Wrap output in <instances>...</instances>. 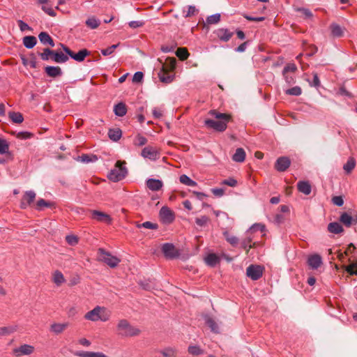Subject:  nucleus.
Returning <instances> with one entry per match:
<instances>
[{
  "label": "nucleus",
  "mask_w": 357,
  "mask_h": 357,
  "mask_svg": "<svg viewBox=\"0 0 357 357\" xmlns=\"http://www.w3.org/2000/svg\"><path fill=\"white\" fill-rule=\"evenodd\" d=\"M208 114L213 116L216 120L206 119L204 125L210 129L217 132H224L227 128V123L232 121V116L230 114L221 113L216 109H211Z\"/></svg>",
  "instance_id": "1"
},
{
  "label": "nucleus",
  "mask_w": 357,
  "mask_h": 357,
  "mask_svg": "<svg viewBox=\"0 0 357 357\" xmlns=\"http://www.w3.org/2000/svg\"><path fill=\"white\" fill-rule=\"evenodd\" d=\"M159 61L162 64L158 73L160 80L163 83H171L174 77L173 72L176 68L175 58H168L165 63H162L160 59Z\"/></svg>",
  "instance_id": "2"
},
{
  "label": "nucleus",
  "mask_w": 357,
  "mask_h": 357,
  "mask_svg": "<svg viewBox=\"0 0 357 357\" xmlns=\"http://www.w3.org/2000/svg\"><path fill=\"white\" fill-rule=\"evenodd\" d=\"M265 232V225L260 223L254 224L245 232V238L243 242V245H258L256 241L253 239L256 237H261Z\"/></svg>",
  "instance_id": "3"
},
{
  "label": "nucleus",
  "mask_w": 357,
  "mask_h": 357,
  "mask_svg": "<svg viewBox=\"0 0 357 357\" xmlns=\"http://www.w3.org/2000/svg\"><path fill=\"white\" fill-rule=\"evenodd\" d=\"M116 331L119 335L124 337L137 336L141 332L138 328L131 325L126 319L119 321Z\"/></svg>",
  "instance_id": "4"
},
{
  "label": "nucleus",
  "mask_w": 357,
  "mask_h": 357,
  "mask_svg": "<svg viewBox=\"0 0 357 357\" xmlns=\"http://www.w3.org/2000/svg\"><path fill=\"white\" fill-rule=\"evenodd\" d=\"M128 174L126 162L118 160L114 167L108 173L107 178L113 182H118L123 179Z\"/></svg>",
  "instance_id": "5"
},
{
  "label": "nucleus",
  "mask_w": 357,
  "mask_h": 357,
  "mask_svg": "<svg viewBox=\"0 0 357 357\" xmlns=\"http://www.w3.org/2000/svg\"><path fill=\"white\" fill-rule=\"evenodd\" d=\"M110 317V312L105 307L96 306L85 314L84 318L92 321H107Z\"/></svg>",
  "instance_id": "6"
},
{
  "label": "nucleus",
  "mask_w": 357,
  "mask_h": 357,
  "mask_svg": "<svg viewBox=\"0 0 357 357\" xmlns=\"http://www.w3.org/2000/svg\"><path fill=\"white\" fill-rule=\"evenodd\" d=\"M98 260L110 268H115L120 263L121 259L117 256L112 255L109 252L106 251L104 248H99L98 252Z\"/></svg>",
  "instance_id": "7"
},
{
  "label": "nucleus",
  "mask_w": 357,
  "mask_h": 357,
  "mask_svg": "<svg viewBox=\"0 0 357 357\" xmlns=\"http://www.w3.org/2000/svg\"><path fill=\"white\" fill-rule=\"evenodd\" d=\"M160 248V252L165 256V258L172 259L175 258H181V259H187L189 258V255L183 253L177 247H158Z\"/></svg>",
  "instance_id": "8"
},
{
  "label": "nucleus",
  "mask_w": 357,
  "mask_h": 357,
  "mask_svg": "<svg viewBox=\"0 0 357 357\" xmlns=\"http://www.w3.org/2000/svg\"><path fill=\"white\" fill-rule=\"evenodd\" d=\"M60 45L63 51L68 55V56L71 57L72 59L78 62L83 61L85 59V58L90 54V52L86 49H82L79 50L77 53H75L65 45L61 43Z\"/></svg>",
  "instance_id": "9"
},
{
  "label": "nucleus",
  "mask_w": 357,
  "mask_h": 357,
  "mask_svg": "<svg viewBox=\"0 0 357 357\" xmlns=\"http://www.w3.org/2000/svg\"><path fill=\"white\" fill-rule=\"evenodd\" d=\"M264 268L259 265H250L246 269V275L252 280H259L263 275Z\"/></svg>",
  "instance_id": "10"
},
{
  "label": "nucleus",
  "mask_w": 357,
  "mask_h": 357,
  "mask_svg": "<svg viewBox=\"0 0 357 357\" xmlns=\"http://www.w3.org/2000/svg\"><path fill=\"white\" fill-rule=\"evenodd\" d=\"M35 348L33 346L24 344L20 346L19 347H16L13 349V354L15 357H20L22 356H28L31 355L33 353Z\"/></svg>",
  "instance_id": "11"
},
{
  "label": "nucleus",
  "mask_w": 357,
  "mask_h": 357,
  "mask_svg": "<svg viewBox=\"0 0 357 357\" xmlns=\"http://www.w3.org/2000/svg\"><path fill=\"white\" fill-rule=\"evenodd\" d=\"M160 218L163 223L169 224L174 220L175 215L169 207L162 206L160 210Z\"/></svg>",
  "instance_id": "12"
},
{
  "label": "nucleus",
  "mask_w": 357,
  "mask_h": 357,
  "mask_svg": "<svg viewBox=\"0 0 357 357\" xmlns=\"http://www.w3.org/2000/svg\"><path fill=\"white\" fill-rule=\"evenodd\" d=\"M36 194L33 190H28L24 192L23 195L21 202H20V207L22 208H26L28 206H31L33 204V202L36 199Z\"/></svg>",
  "instance_id": "13"
},
{
  "label": "nucleus",
  "mask_w": 357,
  "mask_h": 357,
  "mask_svg": "<svg viewBox=\"0 0 357 357\" xmlns=\"http://www.w3.org/2000/svg\"><path fill=\"white\" fill-rule=\"evenodd\" d=\"M142 155L151 160H156L160 157V152L157 148L148 146L142 149Z\"/></svg>",
  "instance_id": "14"
},
{
  "label": "nucleus",
  "mask_w": 357,
  "mask_h": 357,
  "mask_svg": "<svg viewBox=\"0 0 357 357\" xmlns=\"http://www.w3.org/2000/svg\"><path fill=\"white\" fill-rule=\"evenodd\" d=\"M307 264L310 269L317 270L323 264L322 258L318 254L309 255L307 259Z\"/></svg>",
  "instance_id": "15"
},
{
  "label": "nucleus",
  "mask_w": 357,
  "mask_h": 357,
  "mask_svg": "<svg viewBox=\"0 0 357 357\" xmlns=\"http://www.w3.org/2000/svg\"><path fill=\"white\" fill-rule=\"evenodd\" d=\"M291 165V160L288 157L282 156L277 159L275 163V169L280 172L286 171Z\"/></svg>",
  "instance_id": "16"
},
{
  "label": "nucleus",
  "mask_w": 357,
  "mask_h": 357,
  "mask_svg": "<svg viewBox=\"0 0 357 357\" xmlns=\"http://www.w3.org/2000/svg\"><path fill=\"white\" fill-rule=\"evenodd\" d=\"M214 34L222 42L229 41L234 36V32L228 29L220 28L214 31Z\"/></svg>",
  "instance_id": "17"
},
{
  "label": "nucleus",
  "mask_w": 357,
  "mask_h": 357,
  "mask_svg": "<svg viewBox=\"0 0 357 357\" xmlns=\"http://www.w3.org/2000/svg\"><path fill=\"white\" fill-rule=\"evenodd\" d=\"M339 220L347 227H350L357 223V219L347 212H344L341 214Z\"/></svg>",
  "instance_id": "18"
},
{
  "label": "nucleus",
  "mask_w": 357,
  "mask_h": 357,
  "mask_svg": "<svg viewBox=\"0 0 357 357\" xmlns=\"http://www.w3.org/2000/svg\"><path fill=\"white\" fill-rule=\"evenodd\" d=\"M69 326V323L63 322V323H52L50 325V331L51 333L55 335H59L62 333Z\"/></svg>",
  "instance_id": "19"
},
{
  "label": "nucleus",
  "mask_w": 357,
  "mask_h": 357,
  "mask_svg": "<svg viewBox=\"0 0 357 357\" xmlns=\"http://www.w3.org/2000/svg\"><path fill=\"white\" fill-rule=\"evenodd\" d=\"M91 218L99 222H104L106 223H109L111 222V218L108 214L99 211H93L91 212Z\"/></svg>",
  "instance_id": "20"
},
{
  "label": "nucleus",
  "mask_w": 357,
  "mask_h": 357,
  "mask_svg": "<svg viewBox=\"0 0 357 357\" xmlns=\"http://www.w3.org/2000/svg\"><path fill=\"white\" fill-rule=\"evenodd\" d=\"M204 260L206 264L214 267L220 263V257L215 253H209L204 258Z\"/></svg>",
  "instance_id": "21"
},
{
  "label": "nucleus",
  "mask_w": 357,
  "mask_h": 357,
  "mask_svg": "<svg viewBox=\"0 0 357 357\" xmlns=\"http://www.w3.org/2000/svg\"><path fill=\"white\" fill-rule=\"evenodd\" d=\"M297 188L300 192L305 195H309L312 191V187L310 183L308 181H298L297 183Z\"/></svg>",
  "instance_id": "22"
},
{
  "label": "nucleus",
  "mask_w": 357,
  "mask_h": 357,
  "mask_svg": "<svg viewBox=\"0 0 357 357\" xmlns=\"http://www.w3.org/2000/svg\"><path fill=\"white\" fill-rule=\"evenodd\" d=\"M146 185L152 191H158L162 187V182L160 180L149 178L146 181Z\"/></svg>",
  "instance_id": "23"
},
{
  "label": "nucleus",
  "mask_w": 357,
  "mask_h": 357,
  "mask_svg": "<svg viewBox=\"0 0 357 357\" xmlns=\"http://www.w3.org/2000/svg\"><path fill=\"white\" fill-rule=\"evenodd\" d=\"M47 75L50 77H56L62 75V71L59 66H47L45 68Z\"/></svg>",
  "instance_id": "24"
},
{
  "label": "nucleus",
  "mask_w": 357,
  "mask_h": 357,
  "mask_svg": "<svg viewBox=\"0 0 357 357\" xmlns=\"http://www.w3.org/2000/svg\"><path fill=\"white\" fill-rule=\"evenodd\" d=\"M52 282L57 286L59 287L66 282L65 278L63 273L60 271H55L52 273Z\"/></svg>",
  "instance_id": "25"
},
{
  "label": "nucleus",
  "mask_w": 357,
  "mask_h": 357,
  "mask_svg": "<svg viewBox=\"0 0 357 357\" xmlns=\"http://www.w3.org/2000/svg\"><path fill=\"white\" fill-rule=\"evenodd\" d=\"M330 29L333 37L340 38L344 35V29L337 24H331Z\"/></svg>",
  "instance_id": "26"
},
{
  "label": "nucleus",
  "mask_w": 357,
  "mask_h": 357,
  "mask_svg": "<svg viewBox=\"0 0 357 357\" xmlns=\"http://www.w3.org/2000/svg\"><path fill=\"white\" fill-rule=\"evenodd\" d=\"M38 38L43 45H50L51 47L54 46V42L51 36L47 32H41L38 35Z\"/></svg>",
  "instance_id": "27"
},
{
  "label": "nucleus",
  "mask_w": 357,
  "mask_h": 357,
  "mask_svg": "<svg viewBox=\"0 0 357 357\" xmlns=\"http://www.w3.org/2000/svg\"><path fill=\"white\" fill-rule=\"evenodd\" d=\"M114 112L115 115L118 116H123L127 113V107L125 103L119 102L116 104L114 107Z\"/></svg>",
  "instance_id": "28"
},
{
  "label": "nucleus",
  "mask_w": 357,
  "mask_h": 357,
  "mask_svg": "<svg viewBox=\"0 0 357 357\" xmlns=\"http://www.w3.org/2000/svg\"><path fill=\"white\" fill-rule=\"evenodd\" d=\"M205 323L211 328V331L215 333H219V326L215 321L209 316L205 317Z\"/></svg>",
  "instance_id": "29"
},
{
  "label": "nucleus",
  "mask_w": 357,
  "mask_h": 357,
  "mask_svg": "<svg viewBox=\"0 0 357 357\" xmlns=\"http://www.w3.org/2000/svg\"><path fill=\"white\" fill-rule=\"evenodd\" d=\"M328 230L330 233L335 234H340L344 231L342 226L340 225V223L337 222L329 223L328 225Z\"/></svg>",
  "instance_id": "30"
},
{
  "label": "nucleus",
  "mask_w": 357,
  "mask_h": 357,
  "mask_svg": "<svg viewBox=\"0 0 357 357\" xmlns=\"http://www.w3.org/2000/svg\"><path fill=\"white\" fill-rule=\"evenodd\" d=\"M245 158V152L243 149L238 148L232 156V160L237 162H243Z\"/></svg>",
  "instance_id": "31"
},
{
  "label": "nucleus",
  "mask_w": 357,
  "mask_h": 357,
  "mask_svg": "<svg viewBox=\"0 0 357 357\" xmlns=\"http://www.w3.org/2000/svg\"><path fill=\"white\" fill-rule=\"evenodd\" d=\"M122 135V131L119 128L109 129L108 131V136L109 139L114 142H117L120 139Z\"/></svg>",
  "instance_id": "32"
},
{
  "label": "nucleus",
  "mask_w": 357,
  "mask_h": 357,
  "mask_svg": "<svg viewBox=\"0 0 357 357\" xmlns=\"http://www.w3.org/2000/svg\"><path fill=\"white\" fill-rule=\"evenodd\" d=\"M37 43L36 38L32 36H25L23 38V44L28 49L33 48Z\"/></svg>",
  "instance_id": "33"
},
{
  "label": "nucleus",
  "mask_w": 357,
  "mask_h": 357,
  "mask_svg": "<svg viewBox=\"0 0 357 357\" xmlns=\"http://www.w3.org/2000/svg\"><path fill=\"white\" fill-rule=\"evenodd\" d=\"M78 160L84 163L94 162L98 160V157L93 154H82L78 157Z\"/></svg>",
  "instance_id": "34"
},
{
  "label": "nucleus",
  "mask_w": 357,
  "mask_h": 357,
  "mask_svg": "<svg viewBox=\"0 0 357 357\" xmlns=\"http://www.w3.org/2000/svg\"><path fill=\"white\" fill-rule=\"evenodd\" d=\"M17 330V326H9L0 327V336H6L10 335Z\"/></svg>",
  "instance_id": "35"
},
{
  "label": "nucleus",
  "mask_w": 357,
  "mask_h": 357,
  "mask_svg": "<svg viewBox=\"0 0 357 357\" xmlns=\"http://www.w3.org/2000/svg\"><path fill=\"white\" fill-rule=\"evenodd\" d=\"M8 116L11 121L15 123H21L24 121V117L20 112H10L8 113Z\"/></svg>",
  "instance_id": "36"
},
{
  "label": "nucleus",
  "mask_w": 357,
  "mask_h": 357,
  "mask_svg": "<svg viewBox=\"0 0 357 357\" xmlns=\"http://www.w3.org/2000/svg\"><path fill=\"white\" fill-rule=\"evenodd\" d=\"M189 354L193 356H199L204 354V350L202 349L199 345H189L188 348Z\"/></svg>",
  "instance_id": "37"
},
{
  "label": "nucleus",
  "mask_w": 357,
  "mask_h": 357,
  "mask_svg": "<svg viewBox=\"0 0 357 357\" xmlns=\"http://www.w3.org/2000/svg\"><path fill=\"white\" fill-rule=\"evenodd\" d=\"M176 55L181 60L185 61L189 56L188 50L185 47H179L176 51Z\"/></svg>",
  "instance_id": "38"
},
{
  "label": "nucleus",
  "mask_w": 357,
  "mask_h": 357,
  "mask_svg": "<svg viewBox=\"0 0 357 357\" xmlns=\"http://www.w3.org/2000/svg\"><path fill=\"white\" fill-rule=\"evenodd\" d=\"M355 166V160L353 158H350L348 159L347 162L344 165L343 169L347 174H349L354 169Z\"/></svg>",
  "instance_id": "39"
},
{
  "label": "nucleus",
  "mask_w": 357,
  "mask_h": 357,
  "mask_svg": "<svg viewBox=\"0 0 357 357\" xmlns=\"http://www.w3.org/2000/svg\"><path fill=\"white\" fill-rule=\"evenodd\" d=\"M81 357H108L102 352L82 351L78 354Z\"/></svg>",
  "instance_id": "40"
},
{
  "label": "nucleus",
  "mask_w": 357,
  "mask_h": 357,
  "mask_svg": "<svg viewBox=\"0 0 357 357\" xmlns=\"http://www.w3.org/2000/svg\"><path fill=\"white\" fill-rule=\"evenodd\" d=\"M345 271L351 275H357V260L344 267Z\"/></svg>",
  "instance_id": "41"
},
{
  "label": "nucleus",
  "mask_w": 357,
  "mask_h": 357,
  "mask_svg": "<svg viewBox=\"0 0 357 357\" xmlns=\"http://www.w3.org/2000/svg\"><path fill=\"white\" fill-rule=\"evenodd\" d=\"M179 181L181 183L185 184L188 186H196L197 183L192 180L189 176L185 174H183L180 176Z\"/></svg>",
  "instance_id": "42"
},
{
  "label": "nucleus",
  "mask_w": 357,
  "mask_h": 357,
  "mask_svg": "<svg viewBox=\"0 0 357 357\" xmlns=\"http://www.w3.org/2000/svg\"><path fill=\"white\" fill-rule=\"evenodd\" d=\"M160 353L164 357H176V350L172 347H167L163 350L160 351Z\"/></svg>",
  "instance_id": "43"
},
{
  "label": "nucleus",
  "mask_w": 357,
  "mask_h": 357,
  "mask_svg": "<svg viewBox=\"0 0 357 357\" xmlns=\"http://www.w3.org/2000/svg\"><path fill=\"white\" fill-rule=\"evenodd\" d=\"M223 236L227 240V243H229L231 245H235L238 243L237 237H236L234 235H233L232 234L227 231L223 233Z\"/></svg>",
  "instance_id": "44"
},
{
  "label": "nucleus",
  "mask_w": 357,
  "mask_h": 357,
  "mask_svg": "<svg viewBox=\"0 0 357 357\" xmlns=\"http://www.w3.org/2000/svg\"><path fill=\"white\" fill-rule=\"evenodd\" d=\"M52 205V202H47L43 199H39L36 204V209L38 211H41L44 207H51Z\"/></svg>",
  "instance_id": "45"
},
{
  "label": "nucleus",
  "mask_w": 357,
  "mask_h": 357,
  "mask_svg": "<svg viewBox=\"0 0 357 357\" xmlns=\"http://www.w3.org/2000/svg\"><path fill=\"white\" fill-rule=\"evenodd\" d=\"M100 24V21L94 17H90L86 21L87 26L92 29L98 28Z\"/></svg>",
  "instance_id": "46"
},
{
  "label": "nucleus",
  "mask_w": 357,
  "mask_h": 357,
  "mask_svg": "<svg viewBox=\"0 0 357 357\" xmlns=\"http://www.w3.org/2000/svg\"><path fill=\"white\" fill-rule=\"evenodd\" d=\"M220 20V15L217 13L212 15L208 16L206 22L208 24H218Z\"/></svg>",
  "instance_id": "47"
},
{
  "label": "nucleus",
  "mask_w": 357,
  "mask_h": 357,
  "mask_svg": "<svg viewBox=\"0 0 357 357\" xmlns=\"http://www.w3.org/2000/svg\"><path fill=\"white\" fill-rule=\"evenodd\" d=\"M54 53V50H52L49 48H45L43 50V52L40 53V56L42 60L43 61H47L50 59H51V56Z\"/></svg>",
  "instance_id": "48"
},
{
  "label": "nucleus",
  "mask_w": 357,
  "mask_h": 357,
  "mask_svg": "<svg viewBox=\"0 0 357 357\" xmlns=\"http://www.w3.org/2000/svg\"><path fill=\"white\" fill-rule=\"evenodd\" d=\"M9 151V144L7 141L0 138V154H4Z\"/></svg>",
  "instance_id": "49"
},
{
  "label": "nucleus",
  "mask_w": 357,
  "mask_h": 357,
  "mask_svg": "<svg viewBox=\"0 0 357 357\" xmlns=\"http://www.w3.org/2000/svg\"><path fill=\"white\" fill-rule=\"evenodd\" d=\"M68 55L67 54H65L62 52H58L56 53V63H63L66 62L68 60Z\"/></svg>",
  "instance_id": "50"
},
{
  "label": "nucleus",
  "mask_w": 357,
  "mask_h": 357,
  "mask_svg": "<svg viewBox=\"0 0 357 357\" xmlns=\"http://www.w3.org/2000/svg\"><path fill=\"white\" fill-rule=\"evenodd\" d=\"M197 9L194 6H189L188 7V10L185 12L183 10V17H190L195 15L197 13Z\"/></svg>",
  "instance_id": "51"
},
{
  "label": "nucleus",
  "mask_w": 357,
  "mask_h": 357,
  "mask_svg": "<svg viewBox=\"0 0 357 357\" xmlns=\"http://www.w3.org/2000/svg\"><path fill=\"white\" fill-rule=\"evenodd\" d=\"M302 93V90L299 86H294L291 89H289L286 91V93L291 96H300Z\"/></svg>",
  "instance_id": "52"
},
{
  "label": "nucleus",
  "mask_w": 357,
  "mask_h": 357,
  "mask_svg": "<svg viewBox=\"0 0 357 357\" xmlns=\"http://www.w3.org/2000/svg\"><path fill=\"white\" fill-rule=\"evenodd\" d=\"M119 43L116 45H112L110 47H108L107 48L101 50V53L104 56H109L112 54L115 49L119 46Z\"/></svg>",
  "instance_id": "53"
},
{
  "label": "nucleus",
  "mask_w": 357,
  "mask_h": 357,
  "mask_svg": "<svg viewBox=\"0 0 357 357\" xmlns=\"http://www.w3.org/2000/svg\"><path fill=\"white\" fill-rule=\"evenodd\" d=\"M146 138L140 135H137L134 141L135 145L138 146H144V144H146Z\"/></svg>",
  "instance_id": "54"
},
{
  "label": "nucleus",
  "mask_w": 357,
  "mask_h": 357,
  "mask_svg": "<svg viewBox=\"0 0 357 357\" xmlns=\"http://www.w3.org/2000/svg\"><path fill=\"white\" fill-rule=\"evenodd\" d=\"M351 248L354 249L356 248V247H347L344 252H342L341 250H337V257L339 259L343 261L345 259V257L349 255V252H351Z\"/></svg>",
  "instance_id": "55"
},
{
  "label": "nucleus",
  "mask_w": 357,
  "mask_h": 357,
  "mask_svg": "<svg viewBox=\"0 0 357 357\" xmlns=\"http://www.w3.org/2000/svg\"><path fill=\"white\" fill-rule=\"evenodd\" d=\"M66 241L69 245H75L79 243V238L75 235H68L66 236Z\"/></svg>",
  "instance_id": "56"
},
{
  "label": "nucleus",
  "mask_w": 357,
  "mask_h": 357,
  "mask_svg": "<svg viewBox=\"0 0 357 357\" xmlns=\"http://www.w3.org/2000/svg\"><path fill=\"white\" fill-rule=\"evenodd\" d=\"M297 70L296 66L294 63H288L284 66L282 74L288 73L289 72L294 73Z\"/></svg>",
  "instance_id": "57"
},
{
  "label": "nucleus",
  "mask_w": 357,
  "mask_h": 357,
  "mask_svg": "<svg viewBox=\"0 0 357 357\" xmlns=\"http://www.w3.org/2000/svg\"><path fill=\"white\" fill-rule=\"evenodd\" d=\"M208 218L207 216H202L200 218H197L196 220H195V222L197 223V225L200 226V227H203L204 225H206V223L208 222Z\"/></svg>",
  "instance_id": "58"
},
{
  "label": "nucleus",
  "mask_w": 357,
  "mask_h": 357,
  "mask_svg": "<svg viewBox=\"0 0 357 357\" xmlns=\"http://www.w3.org/2000/svg\"><path fill=\"white\" fill-rule=\"evenodd\" d=\"M42 10L50 16L55 17L56 15L52 6L44 5L42 6Z\"/></svg>",
  "instance_id": "59"
},
{
  "label": "nucleus",
  "mask_w": 357,
  "mask_h": 357,
  "mask_svg": "<svg viewBox=\"0 0 357 357\" xmlns=\"http://www.w3.org/2000/svg\"><path fill=\"white\" fill-rule=\"evenodd\" d=\"M222 185H227L231 187H235L237 184V181L234 178H229L228 179H225L221 182Z\"/></svg>",
  "instance_id": "60"
},
{
  "label": "nucleus",
  "mask_w": 357,
  "mask_h": 357,
  "mask_svg": "<svg viewBox=\"0 0 357 357\" xmlns=\"http://www.w3.org/2000/svg\"><path fill=\"white\" fill-rule=\"evenodd\" d=\"M144 24L145 23L144 21H130L128 23V25L132 29H136V28L143 26L144 25Z\"/></svg>",
  "instance_id": "61"
},
{
  "label": "nucleus",
  "mask_w": 357,
  "mask_h": 357,
  "mask_svg": "<svg viewBox=\"0 0 357 357\" xmlns=\"http://www.w3.org/2000/svg\"><path fill=\"white\" fill-rule=\"evenodd\" d=\"M17 24H18L20 31H25L26 30H28V31L31 30V28L26 23H25L24 22H23L21 20L17 21Z\"/></svg>",
  "instance_id": "62"
},
{
  "label": "nucleus",
  "mask_w": 357,
  "mask_h": 357,
  "mask_svg": "<svg viewBox=\"0 0 357 357\" xmlns=\"http://www.w3.org/2000/svg\"><path fill=\"white\" fill-rule=\"evenodd\" d=\"M143 77H144L143 73H142L140 71L136 72L133 75L132 81H133V82H137V83L140 82L142 80Z\"/></svg>",
  "instance_id": "63"
},
{
  "label": "nucleus",
  "mask_w": 357,
  "mask_h": 357,
  "mask_svg": "<svg viewBox=\"0 0 357 357\" xmlns=\"http://www.w3.org/2000/svg\"><path fill=\"white\" fill-rule=\"evenodd\" d=\"M333 203L338 206H341L344 204V200L341 196H335L332 199Z\"/></svg>",
  "instance_id": "64"
}]
</instances>
